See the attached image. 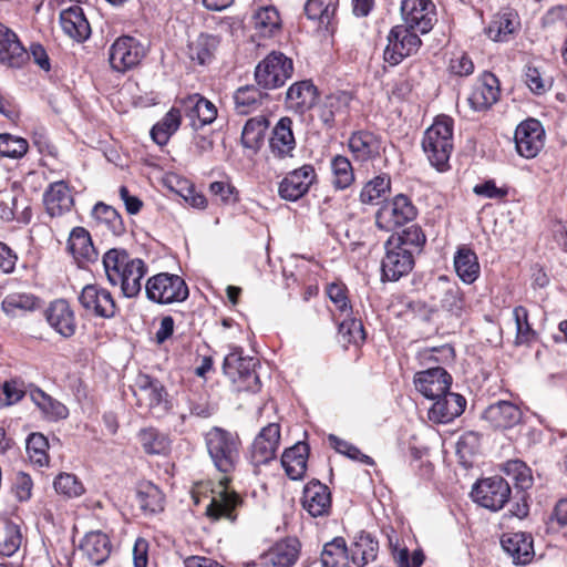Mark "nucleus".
<instances>
[{
	"instance_id": "49530a36",
	"label": "nucleus",
	"mask_w": 567,
	"mask_h": 567,
	"mask_svg": "<svg viewBox=\"0 0 567 567\" xmlns=\"http://www.w3.org/2000/svg\"><path fill=\"white\" fill-rule=\"evenodd\" d=\"M179 125L181 110L172 107L151 130L152 138L156 144L165 145L171 136L178 130Z\"/></svg>"
},
{
	"instance_id": "c03bdc74",
	"label": "nucleus",
	"mask_w": 567,
	"mask_h": 567,
	"mask_svg": "<svg viewBox=\"0 0 567 567\" xmlns=\"http://www.w3.org/2000/svg\"><path fill=\"white\" fill-rule=\"evenodd\" d=\"M218 44L217 37L202 33L188 44V55L192 61H196L198 64H207L212 61Z\"/></svg>"
},
{
	"instance_id": "a19ab883",
	"label": "nucleus",
	"mask_w": 567,
	"mask_h": 567,
	"mask_svg": "<svg viewBox=\"0 0 567 567\" xmlns=\"http://www.w3.org/2000/svg\"><path fill=\"white\" fill-rule=\"evenodd\" d=\"M268 124V120L264 115L249 118L241 132L243 146L257 152L264 142Z\"/></svg>"
},
{
	"instance_id": "5fc2aeb1",
	"label": "nucleus",
	"mask_w": 567,
	"mask_h": 567,
	"mask_svg": "<svg viewBox=\"0 0 567 567\" xmlns=\"http://www.w3.org/2000/svg\"><path fill=\"white\" fill-rule=\"evenodd\" d=\"M49 442L41 433H31L27 439V453L37 466L43 467L49 464Z\"/></svg>"
},
{
	"instance_id": "f03ea898",
	"label": "nucleus",
	"mask_w": 567,
	"mask_h": 567,
	"mask_svg": "<svg viewBox=\"0 0 567 567\" xmlns=\"http://www.w3.org/2000/svg\"><path fill=\"white\" fill-rule=\"evenodd\" d=\"M453 120L446 115H440L425 131L422 147L431 165L437 171L449 167V159L453 150Z\"/></svg>"
},
{
	"instance_id": "f704fd0d",
	"label": "nucleus",
	"mask_w": 567,
	"mask_h": 567,
	"mask_svg": "<svg viewBox=\"0 0 567 567\" xmlns=\"http://www.w3.org/2000/svg\"><path fill=\"white\" fill-rule=\"evenodd\" d=\"M68 249L78 261H94L97 252L93 246L90 233L83 227L72 229Z\"/></svg>"
},
{
	"instance_id": "c85d7f7f",
	"label": "nucleus",
	"mask_w": 567,
	"mask_h": 567,
	"mask_svg": "<svg viewBox=\"0 0 567 567\" xmlns=\"http://www.w3.org/2000/svg\"><path fill=\"white\" fill-rule=\"evenodd\" d=\"M47 213L51 217L62 216L73 206V197L64 182L52 183L43 196Z\"/></svg>"
},
{
	"instance_id": "58836bf2",
	"label": "nucleus",
	"mask_w": 567,
	"mask_h": 567,
	"mask_svg": "<svg viewBox=\"0 0 567 567\" xmlns=\"http://www.w3.org/2000/svg\"><path fill=\"white\" fill-rule=\"evenodd\" d=\"M378 549V542L369 533L360 532L354 537V543L350 550L351 560L358 567H364L377 558Z\"/></svg>"
},
{
	"instance_id": "79ce46f5",
	"label": "nucleus",
	"mask_w": 567,
	"mask_h": 567,
	"mask_svg": "<svg viewBox=\"0 0 567 567\" xmlns=\"http://www.w3.org/2000/svg\"><path fill=\"white\" fill-rule=\"evenodd\" d=\"M31 399L50 421L63 420L69 415V410L62 402L53 399L40 389L31 392Z\"/></svg>"
},
{
	"instance_id": "2eb2a0df",
	"label": "nucleus",
	"mask_w": 567,
	"mask_h": 567,
	"mask_svg": "<svg viewBox=\"0 0 567 567\" xmlns=\"http://www.w3.org/2000/svg\"><path fill=\"white\" fill-rule=\"evenodd\" d=\"M394 244L395 241H385V255L381 262L382 278L389 281H396L406 276L414 266V257L411 251Z\"/></svg>"
},
{
	"instance_id": "72a5a7b5",
	"label": "nucleus",
	"mask_w": 567,
	"mask_h": 567,
	"mask_svg": "<svg viewBox=\"0 0 567 567\" xmlns=\"http://www.w3.org/2000/svg\"><path fill=\"white\" fill-rule=\"evenodd\" d=\"M41 299L29 292H11L8 293L2 302V311L11 318L23 316L40 308Z\"/></svg>"
},
{
	"instance_id": "20e7f679",
	"label": "nucleus",
	"mask_w": 567,
	"mask_h": 567,
	"mask_svg": "<svg viewBox=\"0 0 567 567\" xmlns=\"http://www.w3.org/2000/svg\"><path fill=\"white\" fill-rule=\"evenodd\" d=\"M293 72L292 60L281 52L272 51L255 69L258 86L272 90L282 86Z\"/></svg>"
},
{
	"instance_id": "603ef678",
	"label": "nucleus",
	"mask_w": 567,
	"mask_h": 567,
	"mask_svg": "<svg viewBox=\"0 0 567 567\" xmlns=\"http://www.w3.org/2000/svg\"><path fill=\"white\" fill-rule=\"evenodd\" d=\"M332 183L338 189H346L354 182V172L351 162L343 155L331 159Z\"/></svg>"
},
{
	"instance_id": "ea45409f",
	"label": "nucleus",
	"mask_w": 567,
	"mask_h": 567,
	"mask_svg": "<svg viewBox=\"0 0 567 567\" xmlns=\"http://www.w3.org/2000/svg\"><path fill=\"white\" fill-rule=\"evenodd\" d=\"M136 501L145 514H156L164 509V495L162 491L151 482L138 484Z\"/></svg>"
},
{
	"instance_id": "69168bd1",
	"label": "nucleus",
	"mask_w": 567,
	"mask_h": 567,
	"mask_svg": "<svg viewBox=\"0 0 567 567\" xmlns=\"http://www.w3.org/2000/svg\"><path fill=\"white\" fill-rule=\"evenodd\" d=\"M329 440L338 453L343 454L351 460L359 461L360 463L373 465V460L369 455L363 454L357 446L337 437L336 435H330Z\"/></svg>"
},
{
	"instance_id": "0e129e2a",
	"label": "nucleus",
	"mask_w": 567,
	"mask_h": 567,
	"mask_svg": "<svg viewBox=\"0 0 567 567\" xmlns=\"http://www.w3.org/2000/svg\"><path fill=\"white\" fill-rule=\"evenodd\" d=\"M339 333L349 343L359 344L365 339L362 322L354 318H344L339 324Z\"/></svg>"
},
{
	"instance_id": "3c124183",
	"label": "nucleus",
	"mask_w": 567,
	"mask_h": 567,
	"mask_svg": "<svg viewBox=\"0 0 567 567\" xmlns=\"http://www.w3.org/2000/svg\"><path fill=\"white\" fill-rule=\"evenodd\" d=\"M337 10V0H308L305 12L311 20H318L327 29L330 25Z\"/></svg>"
},
{
	"instance_id": "e433bc0d",
	"label": "nucleus",
	"mask_w": 567,
	"mask_h": 567,
	"mask_svg": "<svg viewBox=\"0 0 567 567\" xmlns=\"http://www.w3.org/2000/svg\"><path fill=\"white\" fill-rule=\"evenodd\" d=\"M454 268L460 279L466 285L473 284L481 272L476 254L466 246H462L456 251Z\"/></svg>"
},
{
	"instance_id": "4468645a",
	"label": "nucleus",
	"mask_w": 567,
	"mask_h": 567,
	"mask_svg": "<svg viewBox=\"0 0 567 567\" xmlns=\"http://www.w3.org/2000/svg\"><path fill=\"white\" fill-rule=\"evenodd\" d=\"M545 131L539 121L529 118L522 122L515 131L517 153L527 159L534 158L544 147Z\"/></svg>"
},
{
	"instance_id": "aec40b11",
	"label": "nucleus",
	"mask_w": 567,
	"mask_h": 567,
	"mask_svg": "<svg viewBox=\"0 0 567 567\" xmlns=\"http://www.w3.org/2000/svg\"><path fill=\"white\" fill-rule=\"evenodd\" d=\"M499 81L491 72L480 76L467 97L470 106L477 112L486 111L499 99Z\"/></svg>"
},
{
	"instance_id": "412c9836",
	"label": "nucleus",
	"mask_w": 567,
	"mask_h": 567,
	"mask_svg": "<svg viewBox=\"0 0 567 567\" xmlns=\"http://www.w3.org/2000/svg\"><path fill=\"white\" fill-rule=\"evenodd\" d=\"M45 319L49 326L63 338H71L75 334V315L65 299L52 301L45 310Z\"/></svg>"
},
{
	"instance_id": "a878e982",
	"label": "nucleus",
	"mask_w": 567,
	"mask_h": 567,
	"mask_svg": "<svg viewBox=\"0 0 567 567\" xmlns=\"http://www.w3.org/2000/svg\"><path fill=\"white\" fill-rule=\"evenodd\" d=\"M429 410V419L435 423H449L460 416L466 406V400L461 394L449 392L434 400Z\"/></svg>"
},
{
	"instance_id": "cd10ccee",
	"label": "nucleus",
	"mask_w": 567,
	"mask_h": 567,
	"mask_svg": "<svg viewBox=\"0 0 567 567\" xmlns=\"http://www.w3.org/2000/svg\"><path fill=\"white\" fill-rule=\"evenodd\" d=\"M483 416L495 429H511L520 422L522 411L509 401H498L491 404Z\"/></svg>"
},
{
	"instance_id": "8fccbe9b",
	"label": "nucleus",
	"mask_w": 567,
	"mask_h": 567,
	"mask_svg": "<svg viewBox=\"0 0 567 567\" xmlns=\"http://www.w3.org/2000/svg\"><path fill=\"white\" fill-rule=\"evenodd\" d=\"M267 93L261 92L254 85H245L239 87L235 95V104L238 113L247 114L255 111L262 103V100L267 97Z\"/></svg>"
},
{
	"instance_id": "774afa93",
	"label": "nucleus",
	"mask_w": 567,
	"mask_h": 567,
	"mask_svg": "<svg viewBox=\"0 0 567 567\" xmlns=\"http://www.w3.org/2000/svg\"><path fill=\"white\" fill-rule=\"evenodd\" d=\"M449 70L454 75L468 76L474 71V63L466 53L460 52L451 58Z\"/></svg>"
},
{
	"instance_id": "680f3d73",
	"label": "nucleus",
	"mask_w": 567,
	"mask_h": 567,
	"mask_svg": "<svg viewBox=\"0 0 567 567\" xmlns=\"http://www.w3.org/2000/svg\"><path fill=\"white\" fill-rule=\"evenodd\" d=\"M342 105L343 103L339 95L329 94L318 105L317 115L327 127H332L334 124V116L340 112Z\"/></svg>"
},
{
	"instance_id": "9d476101",
	"label": "nucleus",
	"mask_w": 567,
	"mask_h": 567,
	"mask_svg": "<svg viewBox=\"0 0 567 567\" xmlns=\"http://www.w3.org/2000/svg\"><path fill=\"white\" fill-rule=\"evenodd\" d=\"M78 300L87 316L110 319L115 316L117 310L112 293L97 284L84 286Z\"/></svg>"
},
{
	"instance_id": "7ed1b4c3",
	"label": "nucleus",
	"mask_w": 567,
	"mask_h": 567,
	"mask_svg": "<svg viewBox=\"0 0 567 567\" xmlns=\"http://www.w3.org/2000/svg\"><path fill=\"white\" fill-rule=\"evenodd\" d=\"M258 361L252 357H245L240 348H234L224 359L223 370L233 382L237 391L257 392L261 383L256 372Z\"/></svg>"
},
{
	"instance_id": "473e14b6",
	"label": "nucleus",
	"mask_w": 567,
	"mask_h": 567,
	"mask_svg": "<svg viewBox=\"0 0 567 567\" xmlns=\"http://www.w3.org/2000/svg\"><path fill=\"white\" fill-rule=\"evenodd\" d=\"M80 548L93 565L99 566L109 558L112 545L106 534L90 532L84 536Z\"/></svg>"
},
{
	"instance_id": "864d4df0",
	"label": "nucleus",
	"mask_w": 567,
	"mask_h": 567,
	"mask_svg": "<svg viewBox=\"0 0 567 567\" xmlns=\"http://www.w3.org/2000/svg\"><path fill=\"white\" fill-rule=\"evenodd\" d=\"M255 29L262 37H272L280 29V17L274 7L259 9L254 16Z\"/></svg>"
},
{
	"instance_id": "f3484780",
	"label": "nucleus",
	"mask_w": 567,
	"mask_h": 567,
	"mask_svg": "<svg viewBox=\"0 0 567 567\" xmlns=\"http://www.w3.org/2000/svg\"><path fill=\"white\" fill-rule=\"evenodd\" d=\"M416 390L426 399L435 400L450 392L452 377L441 367L420 371L414 375Z\"/></svg>"
},
{
	"instance_id": "b1692460",
	"label": "nucleus",
	"mask_w": 567,
	"mask_h": 567,
	"mask_svg": "<svg viewBox=\"0 0 567 567\" xmlns=\"http://www.w3.org/2000/svg\"><path fill=\"white\" fill-rule=\"evenodd\" d=\"M520 29L518 14L509 9L497 12L493 16L485 32L495 42H508Z\"/></svg>"
},
{
	"instance_id": "6e6552de",
	"label": "nucleus",
	"mask_w": 567,
	"mask_h": 567,
	"mask_svg": "<svg viewBox=\"0 0 567 567\" xmlns=\"http://www.w3.org/2000/svg\"><path fill=\"white\" fill-rule=\"evenodd\" d=\"M417 33L405 23L394 25L388 35L384 60L391 65H398L404 58L416 53L422 44Z\"/></svg>"
},
{
	"instance_id": "4be33fe9",
	"label": "nucleus",
	"mask_w": 567,
	"mask_h": 567,
	"mask_svg": "<svg viewBox=\"0 0 567 567\" xmlns=\"http://www.w3.org/2000/svg\"><path fill=\"white\" fill-rule=\"evenodd\" d=\"M28 60L29 52L17 33L0 22V62L11 68H21Z\"/></svg>"
},
{
	"instance_id": "de8ad7c7",
	"label": "nucleus",
	"mask_w": 567,
	"mask_h": 567,
	"mask_svg": "<svg viewBox=\"0 0 567 567\" xmlns=\"http://www.w3.org/2000/svg\"><path fill=\"white\" fill-rule=\"evenodd\" d=\"M92 217L99 225H103L115 236H121L125 231V226L121 215L115 208L104 203H97L92 210Z\"/></svg>"
},
{
	"instance_id": "bb28decb",
	"label": "nucleus",
	"mask_w": 567,
	"mask_h": 567,
	"mask_svg": "<svg viewBox=\"0 0 567 567\" xmlns=\"http://www.w3.org/2000/svg\"><path fill=\"white\" fill-rule=\"evenodd\" d=\"M501 545L515 565H527L535 556L533 538L526 533L505 534Z\"/></svg>"
},
{
	"instance_id": "09e8293b",
	"label": "nucleus",
	"mask_w": 567,
	"mask_h": 567,
	"mask_svg": "<svg viewBox=\"0 0 567 567\" xmlns=\"http://www.w3.org/2000/svg\"><path fill=\"white\" fill-rule=\"evenodd\" d=\"M321 564L322 567H347L348 548L344 538L336 537L324 545Z\"/></svg>"
},
{
	"instance_id": "a211bd4d",
	"label": "nucleus",
	"mask_w": 567,
	"mask_h": 567,
	"mask_svg": "<svg viewBox=\"0 0 567 567\" xmlns=\"http://www.w3.org/2000/svg\"><path fill=\"white\" fill-rule=\"evenodd\" d=\"M348 147L358 162L374 161L381 156L385 150L382 138L369 131H357L348 140Z\"/></svg>"
},
{
	"instance_id": "338daca9",
	"label": "nucleus",
	"mask_w": 567,
	"mask_h": 567,
	"mask_svg": "<svg viewBox=\"0 0 567 567\" xmlns=\"http://www.w3.org/2000/svg\"><path fill=\"white\" fill-rule=\"evenodd\" d=\"M24 396V391L20 384L14 381H6L0 392V405L10 406L18 403Z\"/></svg>"
},
{
	"instance_id": "4c0bfd02",
	"label": "nucleus",
	"mask_w": 567,
	"mask_h": 567,
	"mask_svg": "<svg viewBox=\"0 0 567 567\" xmlns=\"http://www.w3.org/2000/svg\"><path fill=\"white\" fill-rule=\"evenodd\" d=\"M147 272L145 262L140 258H134L130 267L126 269L117 286L121 287L122 293L126 298L136 297L142 289V279Z\"/></svg>"
},
{
	"instance_id": "dca6fc26",
	"label": "nucleus",
	"mask_w": 567,
	"mask_h": 567,
	"mask_svg": "<svg viewBox=\"0 0 567 567\" xmlns=\"http://www.w3.org/2000/svg\"><path fill=\"white\" fill-rule=\"evenodd\" d=\"M280 444V425L269 423L264 426L255 437L249 457L254 465L259 466L269 463L276 457Z\"/></svg>"
},
{
	"instance_id": "f257e3e1",
	"label": "nucleus",
	"mask_w": 567,
	"mask_h": 567,
	"mask_svg": "<svg viewBox=\"0 0 567 567\" xmlns=\"http://www.w3.org/2000/svg\"><path fill=\"white\" fill-rule=\"evenodd\" d=\"M205 443L215 467L225 474V477L219 481L218 489L212 491L206 515L212 520L226 518L235 522L234 512L241 499L238 494L229 491L227 485L230 482L228 475L235 471L239 462L240 441L237 435L226 430L213 427L205 434Z\"/></svg>"
},
{
	"instance_id": "0eeeda50",
	"label": "nucleus",
	"mask_w": 567,
	"mask_h": 567,
	"mask_svg": "<svg viewBox=\"0 0 567 567\" xmlns=\"http://www.w3.org/2000/svg\"><path fill=\"white\" fill-rule=\"evenodd\" d=\"M146 55L145 47L135 38L123 35L109 48V62L113 71L125 73L135 69Z\"/></svg>"
},
{
	"instance_id": "6e6d98bb",
	"label": "nucleus",
	"mask_w": 567,
	"mask_h": 567,
	"mask_svg": "<svg viewBox=\"0 0 567 567\" xmlns=\"http://www.w3.org/2000/svg\"><path fill=\"white\" fill-rule=\"evenodd\" d=\"M28 150L29 143L25 138L10 133L0 134V157L20 159L27 154Z\"/></svg>"
},
{
	"instance_id": "9b49d317",
	"label": "nucleus",
	"mask_w": 567,
	"mask_h": 567,
	"mask_svg": "<svg viewBox=\"0 0 567 567\" xmlns=\"http://www.w3.org/2000/svg\"><path fill=\"white\" fill-rule=\"evenodd\" d=\"M133 391L140 405L147 406L154 415L168 411L167 392L157 379L141 374L136 379Z\"/></svg>"
},
{
	"instance_id": "423d86ee",
	"label": "nucleus",
	"mask_w": 567,
	"mask_h": 567,
	"mask_svg": "<svg viewBox=\"0 0 567 567\" xmlns=\"http://www.w3.org/2000/svg\"><path fill=\"white\" fill-rule=\"evenodd\" d=\"M417 210L411 199L399 194L386 200L375 214V225L379 229L392 231L416 217Z\"/></svg>"
},
{
	"instance_id": "39448f33",
	"label": "nucleus",
	"mask_w": 567,
	"mask_h": 567,
	"mask_svg": "<svg viewBox=\"0 0 567 567\" xmlns=\"http://www.w3.org/2000/svg\"><path fill=\"white\" fill-rule=\"evenodd\" d=\"M146 297L156 303L182 302L188 297L184 279L177 275L161 272L152 276L145 284Z\"/></svg>"
},
{
	"instance_id": "c756f323",
	"label": "nucleus",
	"mask_w": 567,
	"mask_h": 567,
	"mask_svg": "<svg viewBox=\"0 0 567 567\" xmlns=\"http://www.w3.org/2000/svg\"><path fill=\"white\" fill-rule=\"evenodd\" d=\"M60 24L65 34L76 41L87 39L91 32L90 24L80 6H71L60 13Z\"/></svg>"
},
{
	"instance_id": "052dcab7",
	"label": "nucleus",
	"mask_w": 567,
	"mask_h": 567,
	"mask_svg": "<svg viewBox=\"0 0 567 567\" xmlns=\"http://www.w3.org/2000/svg\"><path fill=\"white\" fill-rule=\"evenodd\" d=\"M53 486L58 494L64 495L69 498L79 497L84 493L82 483L75 475L70 473L59 474L53 482Z\"/></svg>"
},
{
	"instance_id": "a18cd8bd",
	"label": "nucleus",
	"mask_w": 567,
	"mask_h": 567,
	"mask_svg": "<svg viewBox=\"0 0 567 567\" xmlns=\"http://www.w3.org/2000/svg\"><path fill=\"white\" fill-rule=\"evenodd\" d=\"M388 240L395 241L394 245L403 248L404 250H410L414 257L415 254L421 252L426 241V237L420 226L411 225L401 233L391 235Z\"/></svg>"
},
{
	"instance_id": "2f4dec72",
	"label": "nucleus",
	"mask_w": 567,
	"mask_h": 567,
	"mask_svg": "<svg viewBox=\"0 0 567 567\" xmlns=\"http://www.w3.org/2000/svg\"><path fill=\"white\" fill-rule=\"evenodd\" d=\"M309 446L307 443L298 442L286 449L281 456V464L287 476L292 480H301L307 471Z\"/></svg>"
},
{
	"instance_id": "ddd939ff",
	"label": "nucleus",
	"mask_w": 567,
	"mask_h": 567,
	"mask_svg": "<svg viewBox=\"0 0 567 567\" xmlns=\"http://www.w3.org/2000/svg\"><path fill=\"white\" fill-rule=\"evenodd\" d=\"M317 181V173L311 164H305L289 172L278 186L279 196L289 202L303 197Z\"/></svg>"
},
{
	"instance_id": "6ab92c4d",
	"label": "nucleus",
	"mask_w": 567,
	"mask_h": 567,
	"mask_svg": "<svg viewBox=\"0 0 567 567\" xmlns=\"http://www.w3.org/2000/svg\"><path fill=\"white\" fill-rule=\"evenodd\" d=\"M300 542L293 537H287L274 544L259 557L261 567H292L300 554Z\"/></svg>"
},
{
	"instance_id": "c9c22d12",
	"label": "nucleus",
	"mask_w": 567,
	"mask_h": 567,
	"mask_svg": "<svg viewBox=\"0 0 567 567\" xmlns=\"http://www.w3.org/2000/svg\"><path fill=\"white\" fill-rule=\"evenodd\" d=\"M134 258L125 249L112 248L103 256V267L109 282L117 286V280L122 278Z\"/></svg>"
},
{
	"instance_id": "393cba45",
	"label": "nucleus",
	"mask_w": 567,
	"mask_h": 567,
	"mask_svg": "<svg viewBox=\"0 0 567 567\" xmlns=\"http://www.w3.org/2000/svg\"><path fill=\"white\" fill-rule=\"evenodd\" d=\"M270 152L274 157L284 159L292 157L296 148V138L292 132V120L290 117H281L271 132L269 140Z\"/></svg>"
},
{
	"instance_id": "f8f14e48",
	"label": "nucleus",
	"mask_w": 567,
	"mask_h": 567,
	"mask_svg": "<svg viewBox=\"0 0 567 567\" xmlns=\"http://www.w3.org/2000/svg\"><path fill=\"white\" fill-rule=\"evenodd\" d=\"M401 16L406 25L421 34L431 31L436 21L435 6L431 0H402Z\"/></svg>"
},
{
	"instance_id": "e2e57ef3",
	"label": "nucleus",
	"mask_w": 567,
	"mask_h": 567,
	"mask_svg": "<svg viewBox=\"0 0 567 567\" xmlns=\"http://www.w3.org/2000/svg\"><path fill=\"white\" fill-rule=\"evenodd\" d=\"M205 97L199 94H192L179 101L181 113L189 120V124L194 130H197V121L200 118L202 106L204 105Z\"/></svg>"
},
{
	"instance_id": "37998d69",
	"label": "nucleus",
	"mask_w": 567,
	"mask_h": 567,
	"mask_svg": "<svg viewBox=\"0 0 567 567\" xmlns=\"http://www.w3.org/2000/svg\"><path fill=\"white\" fill-rule=\"evenodd\" d=\"M137 437L144 452L151 455L166 454L171 447L169 437L155 427L142 429Z\"/></svg>"
},
{
	"instance_id": "4d7b16f0",
	"label": "nucleus",
	"mask_w": 567,
	"mask_h": 567,
	"mask_svg": "<svg viewBox=\"0 0 567 567\" xmlns=\"http://www.w3.org/2000/svg\"><path fill=\"white\" fill-rule=\"evenodd\" d=\"M391 179L386 174H381L369 181L360 193V199L364 204H373L390 192Z\"/></svg>"
},
{
	"instance_id": "13d9d810",
	"label": "nucleus",
	"mask_w": 567,
	"mask_h": 567,
	"mask_svg": "<svg viewBox=\"0 0 567 567\" xmlns=\"http://www.w3.org/2000/svg\"><path fill=\"white\" fill-rule=\"evenodd\" d=\"M504 471L508 476H512L516 487L520 488L522 491H526L532 486V472L524 462L519 460L508 461L504 466Z\"/></svg>"
},
{
	"instance_id": "5701e85b",
	"label": "nucleus",
	"mask_w": 567,
	"mask_h": 567,
	"mask_svg": "<svg viewBox=\"0 0 567 567\" xmlns=\"http://www.w3.org/2000/svg\"><path fill=\"white\" fill-rule=\"evenodd\" d=\"M301 503L302 507L312 517L329 514L331 508V494L328 486L317 480L310 481L303 488Z\"/></svg>"
},
{
	"instance_id": "1a4fd4ad",
	"label": "nucleus",
	"mask_w": 567,
	"mask_h": 567,
	"mask_svg": "<svg viewBox=\"0 0 567 567\" xmlns=\"http://www.w3.org/2000/svg\"><path fill=\"white\" fill-rule=\"evenodd\" d=\"M471 495L480 506L496 512L508 502L511 487L503 477L493 476L478 481L473 486Z\"/></svg>"
},
{
	"instance_id": "bf43d9fd",
	"label": "nucleus",
	"mask_w": 567,
	"mask_h": 567,
	"mask_svg": "<svg viewBox=\"0 0 567 567\" xmlns=\"http://www.w3.org/2000/svg\"><path fill=\"white\" fill-rule=\"evenodd\" d=\"M516 324V344L529 343L535 339V332L528 322V311L525 307L518 306L513 310Z\"/></svg>"
},
{
	"instance_id": "7c9ffc66",
	"label": "nucleus",
	"mask_w": 567,
	"mask_h": 567,
	"mask_svg": "<svg viewBox=\"0 0 567 567\" xmlns=\"http://www.w3.org/2000/svg\"><path fill=\"white\" fill-rule=\"evenodd\" d=\"M317 95V87L311 81L305 80L296 82L288 89L286 103L289 109L302 114L315 105Z\"/></svg>"
}]
</instances>
